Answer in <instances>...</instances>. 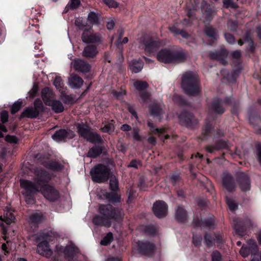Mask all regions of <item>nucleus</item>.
<instances>
[{
	"instance_id": "nucleus-4",
	"label": "nucleus",
	"mask_w": 261,
	"mask_h": 261,
	"mask_svg": "<svg viewBox=\"0 0 261 261\" xmlns=\"http://www.w3.org/2000/svg\"><path fill=\"white\" fill-rule=\"evenodd\" d=\"M114 165L110 162L107 165L98 164L92 168L90 175L93 181L97 183L105 182L107 181L112 174L111 170Z\"/></svg>"
},
{
	"instance_id": "nucleus-23",
	"label": "nucleus",
	"mask_w": 261,
	"mask_h": 261,
	"mask_svg": "<svg viewBox=\"0 0 261 261\" xmlns=\"http://www.w3.org/2000/svg\"><path fill=\"white\" fill-rule=\"evenodd\" d=\"M41 97L45 105H50L49 103L55 98V95L51 89L45 87L42 89L41 92Z\"/></svg>"
},
{
	"instance_id": "nucleus-8",
	"label": "nucleus",
	"mask_w": 261,
	"mask_h": 261,
	"mask_svg": "<svg viewBox=\"0 0 261 261\" xmlns=\"http://www.w3.org/2000/svg\"><path fill=\"white\" fill-rule=\"evenodd\" d=\"M81 38L84 43L93 44L94 45H98L101 44L103 42V38L100 34L91 33L88 29L84 30Z\"/></svg>"
},
{
	"instance_id": "nucleus-61",
	"label": "nucleus",
	"mask_w": 261,
	"mask_h": 261,
	"mask_svg": "<svg viewBox=\"0 0 261 261\" xmlns=\"http://www.w3.org/2000/svg\"><path fill=\"white\" fill-rule=\"evenodd\" d=\"M114 129L115 127L113 123H109L108 124L105 125L104 127L101 128L103 132L109 134L113 132Z\"/></svg>"
},
{
	"instance_id": "nucleus-29",
	"label": "nucleus",
	"mask_w": 261,
	"mask_h": 261,
	"mask_svg": "<svg viewBox=\"0 0 261 261\" xmlns=\"http://www.w3.org/2000/svg\"><path fill=\"white\" fill-rule=\"evenodd\" d=\"M58 234L56 232H54L51 230H44L41 232L39 236L38 237V241H51L52 238H57Z\"/></svg>"
},
{
	"instance_id": "nucleus-37",
	"label": "nucleus",
	"mask_w": 261,
	"mask_h": 261,
	"mask_svg": "<svg viewBox=\"0 0 261 261\" xmlns=\"http://www.w3.org/2000/svg\"><path fill=\"white\" fill-rule=\"evenodd\" d=\"M248 248L251 252L252 255H255L258 253V249L257 244L255 240H249L247 241Z\"/></svg>"
},
{
	"instance_id": "nucleus-46",
	"label": "nucleus",
	"mask_w": 261,
	"mask_h": 261,
	"mask_svg": "<svg viewBox=\"0 0 261 261\" xmlns=\"http://www.w3.org/2000/svg\"><path fill=\"white\" fill-rule=\"evenodd\" d=\"M227 28L231 31L236 32L238 27V22L231 19L228 20L227 22Z\"/></svg>"
},
{
	"instance_id": "nucleus-16",
	"label": "nucleus",
	"mask_w": 261,
	"mask_h": 261,
	"mask_svg": "<svg viewBox=\"0 0 261 261\" xmlns=\"http://www.w3.org/2000/svg\"><path fill=\"white\" fill-rule=\"evenodd\" d=\"M34 173L35 174L34 180L41 186L43 185V183L48 182L51 179L49 174L43 169H37L34 172Z\"/></svg>"
},
{
	"instance_id": "nucleus-44",
	"label": "nucleus",
	"mask_w": 261,
	"mask_h": 261,
	"mask_svg": "<svg viewBox=\"0 0 261 261\" xmlns=\"http://www.w3.org/2000/svg\"><path fill=\"white\" fill-rule=\"evenodd\" d=\"M113 240V235L112 232H109L101 240L100 244L101 245L106 246L110 244Z\"/></svg>"
},
{
	"instance_id": "nucleus-26",
	"label": "nucleus",
	"mask_w": 261,
	"mask_h": 261,
	"mask_svg": "<svg viewBox=\"0 0 261 261\" xmlns=\"http://www.w3.org/2000/svg\"><path fill=\"white\" fill-rule=\"evenodd\" d=\"M221 99L218 97L214 98L211 106L212 110L218 114H223L225 112V109L223 107Z\"/></svg>"
},
{
	"instance_id": "nucleus-40",
	"label": "nucleus",
	"mask_w": 261,
	"mask_h": 261,
	"mask_svg": "<svg viewBox=\"0 0 261 261\" xmlns=\"http://www.w3.org/2000/svg\"><path fill=\"white\" fill-rule=\"evenodd\" d=\"M110 189L114 192H117L119 190L118 181L115 176H112L110 180Z\"/></svg>"
},
{
	"instance_id": "nucleus-34",
	"label": "nucleus",
	"mask_w": 261,
	"mask_h": 261,
	"mask_svg": "<svg viewBox=\"0 0 261 261\" xmlns=\"http://www.w3.org/2000/svg\"><path fill=\"white\" fill-rule=\"evenodd\" d=\"M143 62L141 60H133L130 65V69L133 72L138 73L143 68Z\"/></svg>"
},
{
	"instance_id": "nucleus-41",
	"label": "nucleus",
	"mask_w": 261,
	"mask_h": 261,
	"mask_svg": "<svg viewBox=\"0 0 261 261\" xmlns=\"http://www.w3.org/2000/svg\"><path fill=\"white\" fill-rule=\"evenodd\" d=\"M87 20L91 24H98L99 22L98 14L93 11L90 12L88 15Z\"/></svg>"
},
{
	"instance_id": "nucleus-30",
	"label": "nucleus",
	"mask_w": 261,
	"mask_h": 261,
	"mask_svg": "<svg viewBox=\"0 0 261 261\" xmlns=\"http://www.w3.org/2000/svg\"><path fill=\"white\" fill-rule=\"evenodd\" d=\"M43 165L46 168L53 171H60L64 168L63 165L55 161H49L44 162Z\"/></svg>"
},
{
	"instance_id": "nucleus-11",
	"label": "nucleus",
	"mask_w": 261,
	"mask_h": 261,
	"mask_svg": "<svg viewBox=\"0 0 261 261\" xmlns=\"http://www.w3.org/2000/svg\"><path fill=\"white\" fill-rule=\"evenodd\" d=\"M152 211L156 217L163 218L167 214L168 205L164 201L159 200L153 203Z\"/></svg>"
},
{
	"instance_id": "nucleus-32",
	"label": "nucleus",
	"mask_w": 261,
	"mask_h": 261,
	"mask_svg": "<svg viewBox=\"0 0 261 261\" xmlns=\"http://www.w3.org/2000/svg\"><path fill=\"white\" fill-rule=\"evenodd\" d=\"M103 196L110 203L115 204L120 202V196L116 193L106 192L103 194Z\"/></svg>"
},
{
	"instance_id": "nucleus-3",
	"label": "nucleus",
	"mask_w": 261,
	"mask_h": 261,
	"mask_svg": "<svg viewBox=\"0 0 261 261\" xmlns=\"http://www.w3.org/2000/svg\"><path fill=\"white\" fill-rule=\"evenodd\" d=\"M187 57V54L185 50L177 48L162 49L156 54L157 59L166 64L184 62Z\"/></svg>"
},
{
	"instance_id": "nucleus-21",
	"label": "nucleus",
	"mask_w": 261,
	"mask_h": 261,
	"mask_svg": "<svg viewBox=\"0 0 261 261\" xmlns=\"http://www.w3.org/2000/svg\"><path fill=\"white\" fill-rule=\"evenodd\" d=\"M149 111L151 116L157 117L159 121L162 120L164 111L161 104L153 103L150 105L149 107Z\"/></svg>"
},
{
	"instance_id": "nucleus-6",
	"label": "nucleus",
	"mask_w": 261,
	"mask_h": 261,
	"mask_svg": "<svg viewBox=\"0 0 261 261\" xmlns=\"http://www.w3.org/2000/svg\"><path fill=\"white\" fill-rule=\"evenodd\" d=\"M39 191L50 202L56 201L60 197L59 191L55 187L48 184H43L40 186Z\"/></svg>"
},
{
	"instance_id": "nucleus-64",
	"label": "nucleus",
	"mask_w": 261,
	"mask_h": 261,
	"mask_svg": "<svg viewBox=\"0 0 261 261\" xmlns=\"http://www.w3.org/2000/svg\"><path fill=\"white\" fill-rule=\"evenodd\" d=\"M221 255L217 250L213 251L212 254V261H221Z\"/></svg>"
},
{
	"instance_id": "nucleus-22",
	"label": "nucleus",
	"mask_w": 261,
	"mask_h": 261,
	"mask_svg": "<svg viewBox=\"0 0 261 261\" xmlns=\"http://www.w3.org/2000/svg\"><path fill=\"white\" fill-rule=\"evenodd\" d=\"M83 83V80L80 76L74 73L71 74L68 79V85L72 89H80Z\"/></svg>"
},
{
	"instance_id": "nucleus-24",
	"label": "nucleus",
	"mask_w": 261,
	"mask_h": 261,
	"mask_svg": "<svg viewBox=\"0 0 261 261\" xmlns=\"http://www.w3.org/2000/svg\"><path fill=\"white\" fill-rule=\"evenodd\" d=\"M99 144L95 145L89 149L87 154V157L96 159L102 153L105 149V146L102 145V144Z\"/></svg>"
},
{
	"instance_id": "nucleus-14",
	"label": "nucleus",
	"mask_w": 261,
	"mask_h": 261,
	"mask_svg": "<svg viewBox=\"0 0 261 261\" xmlns=\"http://www.w3.org/2000/svg\"><path fill=\"white\" fill-rule=\"evenodd\" d=\"M74 136V133L72 130L60 129L57 130L52 135V138L57 142L64 141L66 139H72Z\"/></svg>"
},
{
	"instance_id": "nucleus-10",
	"label": "nucleus",
	"mask_w": 261,
	"mask_h": 261,
	"mask_svg": "<svg viewBox=\"0 0 261 261\" xmlns=\"http://www.w3.org/2000/svg\"><path fill=\"white\" fill-rule=\"evenodd\" d=\"M71 65L74 70L83 73L89 72L91 68V65L87 61L80 58L74 59Z\"/></svg>"
},
{
	"instance_id": "nucleus-18",
	"label": "nucleus",
	"mask_w": 261,
	"mask_h": 261,
	"mask_svg": "<svg viewBox=\"0 0 261 261\" xmlns=\"http://www.w3.org/2000/svg\"><path fill=\"white\" fill-rule=\"evenodd\" d=\"M249 222L238 219L233 220V227L237 234L243 237L247 234L246 225Z\"/></svg>"
},
{
	"instance_id": "nucleus-38",
	"label": "nucleus",
	"mask_w": 261,
	"mask_h": 261,
	"mask_svg": "<svg viewBox=\"0 0 261 261\" xmlns=\"http://www.w3.org/2000/svg\"><path fill=\"white\" fill-rule=\"evenodd\" d=\"M134 86L137 91L140 92L146 89L148 87V84L145 81H136L134 83Z\"/></svg>"
},
{
	"instance_id": "nucleus-62",
	"label": "nucleus",
	"mask_w": 261,
	"mask_h": 261,
	"mask_svg": "<svg viewBox=\"0 0 261 261\" xmlns=\"http://www.w3.org/2000/svg\"><path fill=\"white\" fill-rule=\"evenodd\" d=\"M145 231L149 234L153 236L155 234L156 232V229L154 226L152 225H149L146 226Z\"/></svg>"
},
{
	"instance_id": "nucleus-57",
	"label": "nucleus",
	"mask_w": 261,
	"mask_h": 261,
	"mask_svg": "<svg viewBox=\"0 0 261 261\" xmlns=\"http://www.w3.org/2000/svg\"><path fill=\"white\" fill-rule=\"evenodd\" d=\"M139 96L140 97V100L141 102H145L148 100L150 98V94L148 92L144 91L139 93Z\"/></svg>"
},
{
	"instance_id": "nucleus-27",
	"label": "nucleus",
	"mask_w": 261,
	"mask_h": 261,
	"mask_svg": "<svg viewBox=\"0 0 261 261\" xmlns=\"http://www.w3.org/2000/svg\"><path fill=\"white\" fill-rule=\"evenodd\" d=\"M175 219L180 223H184L188 219V215L185 208L180 206H178L175 210Z\"/></svg>"
},
{
	"instance_id": "nucleus-54",
	"label": "nucleus",
	"mask_w": 261,
	"mask_h": 261,
	"mask_svg": "<svg viewBox=\"0 0 261 261\" xmlns=\"http://www.w3.org/2000/svg\"><path fill=\"white\" fill-rule=\"evenodd\" d=\"M133 138L134 140L137 141H142V137L139 134L140 129L138 127H135L133 128Z\"/></svg>"
},
{
	"instance_id": "nucleus-28",
	"label": "nucleus",
	"mask_w": 261,
	"mask_h": 261,
	"mask_svg": "<svg viewBox=\"0 0 261 261\" xmlns=\"http://www.w3.org/2000/svg\"><path fill=\"white\" fill-rule=\"evenodd\" d=\"M201 10L205 16V21H211L212 19L214 12L210 7V6L204 0L201 3Z\"/></svg>"
},
{
	"instance_id": "nucleus-25",
	"label": "nucleus",
	"mask_w": 261,
	"mask_h": 261,
	"mask_svg": "<svg viewBox=\"0 0 261 261\" xmlns=\"http://www.w3.org/2000/svg\"><path fill=\"white\" fill-rule=\"evenodd\" d=\"M37 252L47 257L50 256L53 253L51 250L49 248L48 243L46 241H41L38 245Z\"/></svg>"
},
{
	"instance_id": "nucleus-45",
	"label": "nucleus",
	"mask_w": 261,
	"mask_h": 261,
	"mask_svg": "<svg viewBox=\"0 0 261 261\" xmlns=\"http://www.w3.org/2000/svg\"><path fill=\"white\" fill-rule=\"evenodd\" d=\"M22 105V101L19 99L17 101L15 102L11 109V113L14 114L20 110Z\"/></svg>"
},
{
	"instance_id": "nucleus-60",
	"label": "nucleus",
	"mask_w": 261,
	"mask_h": 261,
	"mask_svg": "<svg viewBox=\"0 0 261 261\" xmlns=\"http://www.w3.org/2000/svg\"><path fill=\"white\" fill-rule=\"evenodd\" d=\"M240 253L241 255L244 257H247L250 254H251V252L248 248L247 246H245L243 245L240 250Z\"/></svg>"
},
{
	"instance_id": "nucleus-51",
	"label": "nucleus",
	"mask_w": 261,
	"mask_h": 261,
	"mask_svg": "<svg viewBox=\"0 0 261 261\" xmlns=\"http://www.w3.org/2000/svg\"><path fill=\"white\" fill-rule=\"evenodd\" d=\"M224 36L226 41L230 44H234L236 43L234 36L229 33H224Z\"/></svg>"
},
{
	"instance_id": "nucleus-20",
	"label": "nucleus",
	"mask_w": 261,
	"mask_h": 261,
	"mask_svg": "<svg viewBox=\"0 0 261 261\" xmlns=\"http://www.w3.org/2000/svg\"><path fill=\"white\" fill-rule=\"evenodd\" d=\"M209 56L211 59L218 60L223 65H226L227 63L226 60L227 52L225 49H221L215 51H211L209 53Z\"/></svg>"
},
{
	"instance_id": "nucleus-52",
	"label": "nucleus",
	"mask_w": 261,
	"mask_h": 261,
	"mask_svg": "<svg viewBox=\"0 0 261 261\" xmlns=\"http://www.w3.org/2000/svg\"><path fill=\"white\" fill-rule=\"evenodd\" d=\"M142 166V162L137 159L132 160L129 164L127 166L128 168H134L135 169H138L139 166Z\"/></svg>"
},
{
	"instance_id": "nucleus-15",
	"label": "nucleus",
	"mask_w": 261,
	"mask_h": 261,
	"mask_svg": "<svg viewBox=\"0 0 261 261\" xmlns=\"http://www.w3.org/2000/svg\"><path fill=\"white\" fill-rule=\"evenodd\" d=\"M229 148V143L227 140L219 139L214 145H206L205 150L210 153H213L215 151L227 149Z\"/></svg>"
},
{
	"instance_id": "nucleus-47",
	"label": "nucleus",
	"mask_w": 261,
	"mask_h": 261,
	"mask_svg": "<svg viewBox=\"0 0 261 261\" xmlns=\"http://www.w3.org/2000/svg\"><path fill=\"white\" fill-rule=\"evenodd\" d=\"M147 125L148 127H149L150 130L153 133L158 134L159 135H161L162 134H163L165 132L164 128H155L153 126V124L149 121H148Z\"/></svg>"
},
{
	"instance_id": "nucleus-36",
	"label": "nucleus",
	"mask_w": 261,
	"mask_h": 261,
	"mask_svg": "<svg viewBox=\"0 0 261 261\" xmlns=\"http://www.w3.org/2000/svg\"><path fill=\"white\" fill-rule=\"evenodd\" d=\"M161 43L156 41H150L146 43L145 49L150 53H153L157 50L160 46Z\"/></svg>"
},
{
	"instance_id": "nucleus-63",
	"label": "nucleus",
	"mask_w": 261,
	"mask_h": 261,
	"mask_svg": "<svg viewBox=\"0 0 261 261\" xmlns=\"http://www.w3.org/2000/svg\"><path fill=\"white\" fill-rule=\"evenodd\" d=\"M255 146L256 148L257 160L260 165H261V144L258 143L256 144Z\"/></svg>"
},
{
	"instance_id": "nucleus-42",
	"label": "nucleus",
	"mask_w": 261,
	"mask_h": 261,
	"mask_svg": "<svg viewBox=\"0 0 261 261\" xmlns=\"http://www.w3.org/2000/svg\"><path fill=\"white\" fill-rule=\"evenodd\" d=\"M45 220V217L40 212L34 213V226L36 227V224L41 223Z\"/></svg>"
},
{
	"instance_id": "nucleus-59",
	"label": "nucleus",
	"mask_w": 261,
	"mask_h": 261,
	"mask_svg": "<svg viewBox=\"0 0 261 261\" xmlns=\"http://www.w3.org/2000/svg\"><path fill=\"white\" fill-rule=\"evenodd\" d=\"M127 193L128 194L127 203H130L135 198L136 196V191L133 188H130L127 190Z\"/></svg>"
},
{
	"instance_id": "nucleus-5",
	"label": "nucleus",
	"mask_w": 261,
	"mask_h": 261,
	"mask_svg": "<svg viewBox=\"0 0 261 261\" xmlns=\"http://www.w3.org/2000/svg\"><path fill=\"white\" fill-rule=\"evenodd\" d=\"M76 129L79 136L87 141L94 144H103L104 141L101 136L97 133L93 132L92 129L86 124L77 123Z\"/></svg>"
},
{
	"instance_id": "nucleus-48",
	"label": "nucleus",
	"mask_w": 261,
	"mask_h": 261,
	"mask_svg": "<svg viewBox=\"0 0 261 261\" xmlns=\"http://www.w3.org/2000/svg\"><path fill=\"white\" fill-rule=\"evenodd\" d=\"M74 24L80 30H82L88 25L87 23L82 18L80 17L75 19Z\"/></svg>"
},
{
	"instance_id": "nucleus-58",
	"label": "nucleus",
	"mask_w": 261,
	"mask_h": 261,
	"mask_svg": "<svg viewBox=\"0 0 261 261\" xmlns=\"http://www.w3.org/2000/svg\"><path fill=\"white\" fill-rule=\"evenodd\" d=\"M138 186L142 191H145L146 190L147 186L145 184V179L144 177L141 176L139 177Z\"/></svg>"
},
{
	"instance_id": "nucleus-49",
	"label": "nucleus",
	"mask_w": 261,
	"mask_h": 261,
	"mask_svg": "<svg viewBox=\"0 0 261 261\" xmlns=\"http://www.w3.org/2000/svg\"><path fill=\"white\" fill-rule=\"evenodd\" d=\"M54 85L57 89L59 90V91H62L64 87V82L61 77H56L54 80Z\"/></svg>"
},
{
	"instance_id": "nucleus-50",
	"label": "nucleus",
	"mask_w": 261,
	"mask_h": 261,
	"mask_svg": "<svg viewBox=\"0 0 261 261\" xmlns=\"http://www.w3.org/2000/svg\"><path fill=\"white\" fill-rule=\"evenodd\" d=\"M61 98L65 104L72 105L75 102L74 98L71 95H63Z\"/></svg>"
},
{
	"instance_id": "nucleus-53",
	"label": "nucleus",
	"mask_w": 261,
	"mask_h": 261,
	"mask_svg": "<svg viewBox=\"0 0 261 261\" xmlns=\"http://www.w3.org/2000/svg\"><path fill=\"white\" fill-rule=\"evenodd\" d=\"M193 243L195 246H200L202 240V238L201 235H197L193 234Z\"/></svg>"
},
{
	"instance_id": "nucleus-56",
	"label": "nucleus",
	"mask_w": 261,
	"mask_h": 261,
	"mask_svg": "<svg viewBox=\"0 0 261 261\" xmlns=\"http://www.w3.org/2000/svg\"><path fill=\"white\" fill-rule=\"evenodd\" d=\"M213 129L214 128L212 126V125L210 123H207L205 125L202 132V134L204 136V137L210 135L212 133Z\"/></svg>"
},
{
	"instance_id": "nucleus-7",
	"label": "nucleus",
	"mask_w": 261,
	"mask_h": 261,
	"mask_svg": "<svg viewBox=\"0 0 261 261\" xmlns=\"http://www.w3.org/2000/svg\"><path fill=\"white\" fill-rule=\"evenodd\" d=\"M20 185L22 189L21 194L26 203L28 205H32L33 182L29 180L20 179Z\"/></svg>"
},
{
	"instance_id": "nucleus-31",
	"label": "nucleus",
	"mask_w": 261,
	"mask_h": 261,
	"mask_svg": "<svg viewBox=\"0 0 261 261\" xmlns=\"http://www.w3.org/2000/svg\"><path fill=\"white\" fill-rule=\"evenodd\" d=\"M49 104L50 105H48L47 106L50 107L51 110L55 113H60L64 110V106L61 101L59 100H56L55 98L51 101Z\"/></svg>"
},
{
	"instance_id": "nucleus-19",
	"label": "nucleus",
	"mask_w": 261,
	"mask_h": 261,
	"mask_svg": "<svg viewBox=\"0 0 261 261\" xmlns=\"http://www.w3.org/2000/svg\"><path fill=\"white\" fill-rule=\"evenodd\" d=\"M222 186L229 192H232L236 190L235 182L231 174H224L222 177Z\"/></svg>"
},
{
	"instance_id": "nucleus-55",
	"label": "nucleus",
	"mask_w": 261,
	"mask_h": 261,
	"mask_svg": "<svg viewBox=\"0 0 261 261\" xmlns=\"http://www.w3.org/2000/svg\"><path fill=\"white\" fill-rule=\"evenodd\" d=\"M204 239L205 243L208 247H212L213 245V239L209 233L206 232Z\"/></svg>"
},
{
	"instance_id": "nucleus-9",
	"label": "nucleus",
	"mask_w": 261,
	"mask_h": 261,
	"mask_svg": "<svg viewBox=\"0 0 261 261\" xmlns=\"http://www.w3.org/2000/svg\"><path fill=\"white\" fill-rule=\"evenodd\" d=\"M178 117L181 122L189 127H192L198 123L194 114L186 110L182 111Z\"/></svg>"
},
{
	"instance_id": "nucleus-39",
	"label": "nucleus",
	"mask_w": 261,
	"mask_h": 261,
	"mask_svg": "<svg viewBox=\"0 0 261 261\" xmlns=\"http://www.w3.org/2000/svg\"><path fill=\"white\" fill-rule=\"evenodd\" d=\"M4 221L7 224H10L15 219V216L10 210H7L4 213Z\"/></svg>"
},
{
	"instance_id": "nucleus-35",
	"label": "nucleus",
	"mask_w": 261,
	"mask_h": 261,
	"mask_svg": "<svg viewBox=\"0 0 261 261\" xmlns=\"http://www.w3.org/2000/svg\"><path fill=\"white\" fill-rule=\"evenodd\" d=\"M44 106L40 99H37L34 101V118H36L40 112L43 111Z\"/></svg>"
},
{
	"instance_id": "nucleus-1",
	"label": "nucleus",
	"mask_w": 261,
	"mask_h": 261,
	"mask_svg": "<svg viewBox=\"0 0 261 261\" xmlns=\"http://www.w3.org/2000/svg\"><path fill=\"white\" fill-rule=\"evenodd\" d=\"M98 214L95 215L92 222L97 226L110 227L112 221L121 222L124 218V212L122 208L115 207L110 204H100L98 206Z\"/></svg>"
},
{
	"instance_id": "nucleus-2",
	"label": "nucleus",
	"mask_w": 261,
	"mask_h": 261,
	"mask_svg": "<svg viewBox=\"0 0 261 261\" xmlns=\"http://www.w3.org/2000/svg\"><path fill=\"white\" fill-rule=\"evenodd\" d=\"M181 87L187 95L191 96H198L201 92L198 74L191 71L183 73Z\"/></svg>"
},
{
	"instance_id": "nucleus-33",
	"label": "nucleus",
	"mask_w": 261,
	"mask_h": 261,
	"mask_svg": "<svg viewBox=\"0 0 261 261\" xmlns=\"http://www.w3.org/2000/svg\"><path fill=\"white\" fill-rule=\"evenodd\" d=\"M205 35L212 40L215 41L219 38L217 30L211 27H206L204 29Z\"/></svg>"
},
{
	"instance_id": "nucleus-12",
	"label": "nucleus",
	"mask_w": 261,
	"mask_h": 261,
	"mask_svg": "<svg viewBox=\"0 0 261 261\" xmlns=\"http://www.w3.org/2000/svg\"><path fill=\"white\" fill-rule=\"evenodd\" d=\"M237 181L242 192H247L250 190L251 180L246 174L241 172L238 174Z\"/></svg>"
},
{
	"instance_id": "nucleus-13",
	"label": "nucleus",
	"mask_w": 261,
	"mask_h": 261,
	"mask_svg": "<svg viewBox=\"0 0 261 261\" xmlns=\"http://www.w3.org/2000/svg\"><path fill=\"white\" fill-rule=\"evenodd\" d=\"M137 244L140 253L147 256L153 254L155 248L154 244L148 241H138Z\"/></svg>"
},
{
	"instance_id": "nucleus-17",
	"label": "nucleus",
	"mask_w": 261,
	"mask_h": 261,
	"mask_svg": "<svg viewBox=\"0 0 261 261\" xmlns=\"http://www.w3.org/2000/svg\"><path fill=\"white\" fill-rule=\"evenodd\" d=\"M99 51L96 45L88 44L84 47L82 56L88 59H94L96 57Z\"/></svg>"
},
{
	"instance_id": "nucleus-43",
	"label": "nucleus",
	"mask_w": 261,
	"mask_h": 261,
	"mask_svg": "<svg viewBox=\"0 0 261 261\" xmlns=\"http://www.w3.org/2000/svg\"><path fill=\"white\" fill-rule=\"evenodd\" d=\"M172 99L173 101L179 106H185L188 105L187 101L182 96L179 95H174Z\"/></svg>"
}]
</instances>
